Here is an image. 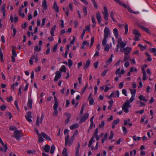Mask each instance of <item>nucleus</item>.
<instances>
[{"label": "nucleus", "mask_w": 156, "mask_h": 156, "mask_svg": "<svg viewBox=\"0 0 156 156\" xmlns=\"http://www.w3.org/2000/svg\"><path fill=\"white\" fill-rule=\"evenodd\" d=\"M6 106L5 105H3L0 106V109L2 111H5L6 108Z\"/></svg>", "instance_id": "nucleus-47"}, {"label": "nucleus", "mask_w": 156, "mask_h": 156, "mask_svg": "<svg viewBox=\"0 0 156 156\" xmlns=\"http://www.w3.org/2000/svg\"><path fill=\"white\" fill-rule=\"evenodd\" d=\"M109 45H106L105 47V50L106 51H109Z\"/></svg>", "instance_id": "nucleus-54"}, {"label": "nucleus", "mask_w": 156, "mask_h": 156, "mask_svg": "<svg viewBox=\"0 0 156 156\" xmlns=\"http://www.w3.org/2000/svg\"><path fill=\"white\" fill-rule=\"evenodd\" d=\"M3 54L2 52L1 53H0V59L1 61L2 62H3L4 61L3 59Z\"/></svg>", "instance_id": "nucleus-60"}, {"label": "nucleus", "mask_w": 156, "mask_h": 156, "mask_svg": "<svg viewBox=\"0 0 156 156\" xmlns=\"http://www.w3.org/2000/svg\"><path fill=\"white\" fill-rule=\"evenodd\" d=\"M110 34V31L109 28L105 27L104 30V38L107 39Z\"/></svg>", "instance_id": "nucleus-6"}, {"label": "nucleus", "mask_w": 156, "mask_h": 156, "mask_svg": "<svg viewBox=\"0 0 156 156\" xmlns=\"http://www.w3.org/2000/svg\"><path fill=\"white\" fill-rule=\"evenodd\" d=\"M16 129V127L14 126H10L9 127V130L12 131H14Z\"/></svg>", "instance_id": "nucleus-49"}, {"label": "nucleus", "mask_w": 156, "mask_h": 156, "mask_svg": "<svg viewBox=\"0 0 156 156\" xmlns=\"http://www.w3.org/2000/svg\"><path fill=\"white\" fill-rule=\"evenodd\" d=\"M55 149V147L54 145H52L51 146V150L50 151V153L52 154L54 153Z\"/></svg>", "instance_id": "nucleus-24"}, {"label": "nucleus", "mask_w": 156, "mask_h": 156, "mask_svg": "<svg viewBox=\"0 0 156 156\" xmlns=\"http://www.w3.org/2000/svg\"><path fill=\"white\" fill-rule=\"evenodd\" d=\"M41 134L42 136L45 139L48 140H51V139L45 133L42 132L41 133Z\"/></svg>", "instance_id": "nucleus-16"}, {"label": "nucleus", "mask_w": 156, "mask_h": 156, "mask_svg": "<svg viewBox=\"0 0 156 156\" xmlns=\"http://www.w3.org/2000/svg\"><path fill=\"white\" fill-rule=\"evenodd\" d=\"M140 101H147L148 100L146 99L145 96L143 95H140L138 97Z\"/></svg>", "instance_id": "nucleus-19"}, {"label": "nucleus", "mask_w": 156, "mask_h": 156, "mask_svg": "<svg viewBox=\"0 0 156 156\" xmlns=\"http://www.w3.org/2000/svg\"><path fill=\"white\" fill-rule=\"evenodd\" d=\"M58 46V44H56L54 46L53 48V50H52L53 52H55L56 51L57 48Z\"/></svg>", "instance_id": "nucleus-44"}, {"label": "nucleus", "mask_w": 156, "mask_h": 156, "mask_svg": "<svg viewBox=\"0 0 156 156\" xmlns=\"http://www.w3.org/2000/svg\"><path fill=\"white\" fill-rule=\"evenodd\" d=\"M39 117L37 116V119L36 125L37 126H39Z\"/></svg>", "instance_id": "nucleus-46"}, {"label": "nucleus", "mask_w": 156, "mask_h": 156, "mask_svg": "<svg viewBox=\"0 0 156 156\" xmlns=\"http://www.w3.org/2000/svg\"><path fill=\"white\" fill-rule=\"evenodd\" d=\"M0 143L3 146L4 148L1 147H0V151H1L3 152H6L8 148L6 144H4L3 142L2 141V140L0 137Z\"/></svg>", "instance_id": "nucleus-5"}, {"label": "nucleus", "mask_w": 156, "mask_h": 156, "mask_svg": "<svg viewBox=\"0 0 156 156\" xmlns=\"http://www.w3.org/2000/svg\"><path fill=\"white\" fill-rule=\"evenodd\" d=\"M96 18L98 23L100 24L101 23V16L99 12H97L96 13Z\"/></svg>", "instance_id": "nucleus-12"}, {"label": "nucleus", "mask_w": 156, "mask_h": 156, "mask_svg": "<svg viewBox=\"0 0 156 156\" xmlns=\"http://www.w3.org/2000/svg\"><path fill=\"white\" fill-rule=\"evenodd\" d=\"M130 58V55H129L125 54L124 57L123 61L125 62L128 60Z\"/></svg>", "instance_id": "nucleus-25"}, {"label": "nucleus", "mask_w": 156, "mask_h": 156, "mask_svg": "<svg viewBox=\"0 0 156 156\" xmlns=\"http://www.w3.org/2000/svg\"><path fill=\"white\" fill-rule=\"evenodd\" d=\"M79 124L78 123L74 124L72 126L70 127V129L71 130H73V129L77 128L78 127Z\"/></svg>", "instance_id": "nucleus-23"}, {"label": "nucleus", "mask_w": 156, "mask_h": 156, "mask_svg": "<svg viewBox=\"0 0 156 156\" xmlns=\"http://www.w3.org/2000/svg\"><path fill=\"white\" fill-rule=\"evenodd\" d=\"M22 10H19V15L20 16H21L22 17H23L25 16V15L23 13H22Z\"/></svg>", "instance_id": "nucleus-59"}, {"label": "nucleus", "mask_w": 156, "mask_h": 156, "mask_svg": "<svg viewBox=\"0 0 156 156\" xmlns=\"http://www.w3.org/2000/svg\"><path fill=\"white\" fill-rule=\"evenodd\" d=\"M58 105V102H55V104H54L53 106V109H57Z\"/></svg>", "instance_id": "nucleus-42"}, {"label": "nucleus", "mask_w": 156, "mask_h": 156, "mask_svg": "<svg viewBox=\"0 0 156 156\" xmlns=\"http://www.w3.org/2000/svg\"><path fill=\"white\" fill-rule=\"evenodd\" d=\"M133 40L135 41H140V38L138 36H134V39Z\"/></svg>", "instance_id": "nucleus-63"}, {"label": "nucleus", "mask_w": 156, "mask_h": 156, "mask_svg": "<svg viewBox=\"0 0 156 156\" xmlns=\"http://www.w3.org/2000/svg\"><path fill=\"white\" fill-rule=\"evenodd\" d=\"M127 42L125 41V42H122L120 44V46L121 48H124L126 45Z\"/></svg>", "instance_id": "nucleus-31"}, {"label": "nucleus", "mask_w": 156, "mask_h": 156, "mask_svg": "<svg viewBox=\"0 0 156 156\" xmlns=\"http://www.w3.org/2000/svg\"><path fill=\"white\" fill-rule=\"evenodd\" d=\"M125 28V34L126 35L128 33V26L127 23H126L124 26Z\"/></svg>", "instance_id": "nucleus-27"}, {"label": "nucleus", "mask_w": 156, "mask_h": 156, "mask_svg": "<svg viewBox=\"0 0 156 156\" xmlns=\"http://www.w3.org/2000/svg\"><path fill=\"white\" fill-rule=\"evenodd\" d=\"M107 43V39L104 38L102 42V44L103 46H105L106 45V44Z\"/></svg>", "instance_id": "nucleus-50"}, {"label": "nucleus", "mask_w": 156, "mask_h": 156, "mask_svg": "<svg viewBox=\"0 0 156 156\" xmlns=\"http://www.w3.org/2000/svg\"><path fill=\"white\" fill-rule=\"evenodd\" d=\"M112 61V58H109V59L106 62V64L107 65H109L110 62H111Z\"/></svg>", "instance_id": "nucleus-43"}, {"label": "nucleus", "mask_w": 156, "mask_h": 156, "mask_svg": "<svg viewBox=\"0 0 156 156\" xmlns=\"http://www.w3.org/2000/svg\"><path fill=\"white\" fill-rule=\"evenodd\" d=\"M113 33L114 35L116 38H117L119 36V32L117 28H115L113 30Z\"/></svg>", "instance_id": "nucleus-18"}, {"label": "nucleus", "mask_w": 156, "mask_h": 156, "mask_svg": "<svg viewBox=\"0 0 156 156\" xmlns=\"http://www.w3.org/2000/svg\"><path fill=\"white\" fill-rule=\"evenodd\" d=\"M38 139L39 141L40 142H42L44 140V139L41 136V134H39V135H38Z\"/></svg>", "instance_id": "nucleus-29"}, {"label": "nucleus", "mask_w": 156, "mask_h": 156, "mask_svg": "<svg viewBox=\"0 0 156 156\" xmlns=\"http://www.w3.org/2000/svg\"><path fill=\"white\" fill-rule=\"evenodd\" d=\"M54 111L52 113V115L53 116H56L58 114V111L57 109H54Z\"/></svg>", "instance_id": "nucleus-48"}, {"label": "nucleus", "mask_w": 156, "mask_h": 156, "mask_svg": "<svg viewBox=\"0 0 156 156\" xmlns=\"http://www.w3.org/2000/svg\"><path fill=\"white\" fill-rule=\"evenodd\" d=\"M99 65L98 61H97L94 64V66L95 69L98 68Z\"/></svg>", "instance_id": "nucleus-36"}, {"label": "nucleus", "mask_w": 156, "mask_h": 156, "mask_svg": "<svg viewBox=\"0 0 156 156\" xmlns=\"http://www.w3.org/2000/svg\"><path fill=\"white\" fill-rule=\"evenodd\" d=\"M55 76L54 79L55 81H57L59 79H60L62 73L59 71H57L55 73Z\"/></svg>", "instance_id": "nucleus-9"}, {"label": "nucleus", "mask_w": 156, "mask_h": 156, "mask_svg": "<svg viewBox=\"0 0 156 156\" xmlns=\"http://www.w3.org/2000/svg\"><path fill=\"white\" fill-rule=\"evenodd\" d=\"M114 0L118 4L122 6L124 8L127 9L129 12L133 13L136 14V12L133 10H132L130 8V7L128 5H127L124 3H123L121 2L119 0Z\"/></svg>", "instance_id": "nucleus-1"}, {"label": "nucleus", "mask_w": 156, "mask_h": 156, "mask_svg": "<svg viewBox=\"0 0 156 156\" xmlns=\"http://www.w3.org/2000/svg\"><path fill=\"white\" fill-rule=\"evenodd\" d=\"M25 117L27 120L29 122H32V120L31 118H32L31 113L30 112H27L26 115H25Z\"/></svg>", "instance_id": "nucleus-7"}, {"label": "nucleus", "mask_w": 156, "mask_h": 156, "mask_svg": "<svg viewBox=\"0 0 156 156\" xmlns=\"http://www.w3.org/2000/svg\"><path fill=\"white\" fill-rule=\"evenodd\" d=\"M108 137V134L107 133H106L104 136V138L102 140L101 142L102 143H103L104 141H106L107 138Z\"/></svg>", "instance_id": "nucleus-32"}, {"label": "nucleus", "mask_w": 156, "mask_h": 156, "mask_svg": "<svg viewBox=\"0 0 156 156\" xmlns=\"http://www.w3.org/2000/svg\"><path fill=\"white\" fill-rule=\"evenodd\" d=\"M63 156H68L67 149L66 148H64L62 153Z\"/></svg>", "instance_id": "nucleus-21"}, {"label": "nucleus", "mask_w": 156, "mask_h": 156, "mask_svg": "<svg viewBox=\"0 0 156 156\" xmlns=\"http://www.w3.org/2000/svg\"><path fill=\"white\" fill-rule=\"evenodd\" d=\"M44 151L46 152H48L50 150V146L47 144H46L44 148H43Z\"/></svg>", "instance_id": "nucleus-20"}, {"label": "nucleus", "mask_w": 156, "mask_h": 156, "mask_svg": "<svg viewBox=\"0 0 156 156\" xmlns=\"http://www.w3.org/2000/svg\"><path fill=\"white\" fill-rule=\"evenodd\" d=\"M104 16V18L106 21H107L108 20V13H103Z\"/></svg>", "instance_id": "nucleus-28"}, {"label": "nucleus", "mask_w": 156, "mask_h": 156, "mask_svg": "<svg viewBox=\"0 0 156 156\" xmlns=\"http://www.w3.org/2000/svg\"><path fill=\"white\" fill-rule=\"evenodd\" d=\"M130 121V119H128L126 120H125L124 121V125L126 126L127 125L128 123Z\"/></svg>", "instance_id": "nucleus-57"}, {"label": "nucleus", "mask_w": 156, "mask_h": 156, "mask_svg": "<svg viewBox=\"0 0 156 156\" xmlns=\"http://www.w3.org/2000/svg\"><path fill=\"white\" fill-rule=\"evenodd\" d=\"M21 130H16L13 133V137L16 139L17 140H20V138L23 136L22 135H21Z\"/></svg>", "instance_id": "nucleus-4"}, {"label": "nucleus", "mask_w": 156, "mask_h": 156, "mask_svg": "<svg viewBox=\"0 0 156 156\" xmlns=\"http://www.w3.org/2000/svg\"><path fill=\"white\" fill-rule=\"evenodd\" d=\"M122 93L123 94L125 95V96H127L126 90L125 89H122Z\"/></svg>", "instance_id": "nucleus-64"}, {"label": "nucleus", "mask_w": 156, "mask_h": 156, "mask_svg": "<svg viewBox=\"0 0 156 156\" xmlns=\"http://www.w3.org/2000/svg\"><path fill=\"white\" fill-rule=\"evenodd\" d=\"M108 71V69L105 70L101 73L102 76H105Z\"/></svg>", "instance_id": "nucleus-56"}, {"label": "nucleus", "mask_w": 156, "mask_h": 156, "mask_svg": "<svg viewBox=\"0 0 156 156\" xmlns=\"http://www.w3.org/2000/svg\"><path fill=\"white\" fill-rule=\"evenodd\" d=\"M90 64V61L89 59H88L86 61L85 64L83 66V69L86 70L88 68Z\"/></svg>", "instance_id": "nucleus-15"}, {"label": "nucleus", "mask_w": 156, "mask_h": 156, "mask_svg": "<svg viewBox=\"0 0 156 156\" xmlns=\"http://www.w3.org/2000/svg\"><path fill=\"white\" fill-rule=\"evenodd\" d=\"M131 107V105L130 104L129 101V100H126L122 106V110L126 113H128L129 112L128 108H130Z\"/></svg>", "instance_id": "nucleus-3"}, {"label": "nucleus", "mask_w": 156, "mask_h": 156, "mask_svg": "<svg viewBox=\"0 0 156 156\" xmlns=\"http://www.w3.org/2000/svg\"><path fill=\"white\" fill-rule=\"evenodd\" d=\"M89 104L90 105H93L94 104V99L93 98H91L89 100Z\"/></svg>", "instance_id": "nucleus-38"}, {"label": "nucleus", "mask_w": 156, "mask_h": 156, "mask_svg": "<svg viewBox=\"0 0 156 156\" xmlns=\"http://www.w3.org/2000/svg\"><path fill=\"white\" fill-rule=\"evenodd\" d=\"M141 137H137L136 136H133V139L134 141L137 140L139 141L140 140Z\"/></svg>", "instance_id": "nucleus-41"}, {"label": "nucleus", "mask_w": 156, "mask_h": 156, "mask_svg": "<svg viewBox=\"0 0 156 156\" xmlns=\"http://www.w3.org/2000/svg\"><path fill=\"white\" fill-rule=\"evenodd\" d=\"M114 136V133L112 131H110V136L109 137V140H111L113 137Z\"/></svg>", "instance_id": "nucleus-51"}, {"label": "nucleus", "mask_w": 156, "mask_h": 156, "mask_svg": "<svg viewBox=\"0 0 156 156\" xmlns=\"http://www.w3.org/2000/svg\"><path fill=\"white\" fill-rule=\"evenodd\" d=\"M92 2L93 3V4L94 5V8L97 9L98 8L97 5L95 2V1L94 0H92Z\"/></svg>", "instance_id": "nucleus-53"}, {"label": "nucleus", "mask_w": 156, "mask_h": 156, "mask_svg": "<svg viewBox=\"0 0 156 156\" xmlns=\"http://www.w3.org/2000/svg\"><path fill=\"white\" fill-rule=\"evenodd\" d=\"M132 49L130 47H127L124 48V53L125 54L129 55Z\"/></svg>", "instance_id": "nucleus-10"}, {"label": "nucleus", "mask_w": 156, "mask_h": 156, "mask_svg": "<svg viewBox=\"0 0 156 156\" xmlns=\"http://www.w3.org/2000/svg\"><path fill=\"white\" fill-rule=\"evenodd\" d=\"M130 91L132 96H135V94L136 93V90L134 89H131L130 90Z\"/></svg>", "instance_id": "nucleus-34"}, {"label": "nucleus", "mask_w": 156, "mask_h": 156, "mask_svg": "<svg viewBox=\"0 0 156 156\" xmlns=\"http://www.w3.org/2000/svg\"><path fill=\"white\" fill-rule=\"evenodd\" d=\"M137 104H138V103H140V105L139 106L140 107H141L145 105V104L144 103L142 102L141 101H137Z\"/></svg>", "instance_id": "nucleus-58"}, {"label": "nucleus", "mask_w": 156, "mask_h": 156, "mask_svg": "<svg viewBox=\"0 0 156 156\" xmlns=\"http://www.w3.org/2000/svg\"><path fill=\"white\" fill-rule=\"evenodd\" d=\"M88 86V83H86V86L84 87L82 89L81 91V93L82 94H83V93L85 92V91L86 88H87Z\"/></svg>", "instance_id": "nucleus-33"}, {"label": "nucleus", "mask_w": 156, "mask_h": 156, "mask_svg": "<svg viewBox=\"0 0 156 156\" xmlns=\"http://www.w3.org/2000/svg\"><path fill=\"white\" fill-rule=\"evenodd\" d=\"M132 33L133 34L135 35V36H138V37L141 36V35L139 33V31L137 29H133Z\"/></svg>", "instance_id": "nucleus-11"}, {"label": "nucleus", "mask_w": 156, "mask_h": 156, "mask_svg": "<svg viewBox=\"0 0 156 156\" xmlns=\"http://www.w3.org/2000/svg\"><path fill=\"white\" fill-rule=\"evenodd\" d=\"M89 114L88 113L84 114L83 117L82 118V119L79 122V123L80 124L82 123L83 122L85 121L88 118Z\"/></svg>", "instance_id": "nucleus-8"}, {"label": "nucleus", "mask_w": 156, "mask_h": 156, "mask_svg": "<svg viewBox=\"0 0 156 156\" xmlns=\"http://www.w3.org/2000/svg\"><path fill=\"white\" fill-rule=\"evenodd\" d=\"M59 70L61 72H64V73H66V69L65 66L64 65H62L59 69Z\"/></svg>", "instance_id": "nucleus-22"}, {"label": "nucleus", "mask_w": 156, "mask_h": 156, "mask_svg": "<svg viewBox=\"0 0 156 156\" xmlns=\"http://www.w3.org/2000/svg\"><path fill=\"white\" fill-rule=\"evenodd\" d=\"M53 8L55 10V12L58 13L59 11L58 7L57 6L56 2H55L53 6Z\"/></svg>", "instance_id": "nucleus-14"}, {"label": "nucleus", "mask_w": 156, "mask_h": 156, "mask_svg": "<svg viewBox=\"0 0 156 156\" xmlns=\"http://www.w3.org/2000/svg\"><path fill=\"white\" fill-rule=\"evenodd\" d=\"M32 100L29 99L27 102V105L30 108H32Z\"/></svg>", "instance_id": "nucleus-30"}, {"label": "nucleus", "mask_w": 156, "mask_h": 156, "mask_svg": "<svg viewBox=\"0 0 156 156\" xmlns=\"http://www.w3.org/2000/svg\"><path fill=\"white\" fill-rule=\"evenodd\" d=\"M6 100L7 101L9 102H10L13 100L12 97V96H10L9 97H7L6 98Z\"/></svg>", "instance_id": "nucleus-40"}, {"label": "nucleus", "mask_w": 156, "mask_h": 156, "mask_svg": "<svg viewBox=\"0 0 156 156\" xmlns=\"http://www.w3.org/2000/svg\"><path fill=\"white\" fill-rule=\"evenodd\" d=\"M79 148H80V145L79 144L78 146L76 147V153L75 156H79Z\"/></svg>", "instance_id": "nucleus-26"}, {"label": "nucleus", "mask_w": 156, "mask_h": 156, "mask_svg": "<svg viewBox=\"0 0 156 156\" xmlns=\"http://www.w3.org/2000/svg\"><path fill=\"white\" fill-rule=\"evenodd\" d=\"M120 68H119L118 69H116V70L115 73L116 75H117L118 74H120Z\"/></svg>", "instance_id": "nucleus-62"}, {"label": "nucleus", "mask_w": 156, "mask_h": 156, "mask_svg": "<svg viewBox=\"0 0 156 156\" xmlns=\"http://www.w3.org/2000/svg\"><path fill=\"white\" fill-rule=\"evenodd\" d=\"M12 56L16 57L17 55V54L16 52V51L14 49H12Z\"/></svg>", "instance_id": "nucleus-55"}, {"label": "nucleus", "mask_w": 156, "mask_h": 156, "mask_svg": "<svg viewBox=\"0 0 156 156\" xmlns=\"http://www.w3.org/2000/svg\"><path fill=\"white\" fill-rule=\"evenodd\" d=\"M27 153L29 154H34L35 152V151L34 150H28L27 151Z\"/></svg>", "instance_id": "nucleus-52"}, {"label": "nucleus", "mask_w": 156, "mask_h": 156, "mask_svg": "<svg viewBox=\"0 0 156 156\" xmlns=\"http://www.w3.org/2000/svg\"><path fill=\"white\" fill-rule=\"evenodd\" d=\"M42 6L43 8L45 10L47 8V1L46 0H43L42 1Z\"/></svg>", "instance_id": "nucleus-17"}, {"label": "nucleus", "mask_w": 156, "mask_h": 156, "mask_svg": "<svg viewBox=\"0 0 156 156\" xmlns=\"http://www.w3.org/2000/svg\"><path fill=\"white\" fill-rule=\"evenodd\" d=\"M120 122V120L119 119H118L116 120H114L113 122V124H114V125H117L118 123Z\"/></svg>", "instance_id": "nucleus-45"}, {"label": "nucleus", "mask_w": 156, "mask_h": 156, "mask_svg": "<svg viewBox=\"0 0 156 156\" xmlns=\"http://www.w3.org/2000/svg\"><path fill=\"white\" fill-rule=\"evenodd\" d=\"M68 65L70 68L73 65V61L71 59H69L68 61Z\"/></svg>", "instance_id": "nucleus-35"}, {"label": "nucleus", "mask_w": 156, "mask_h": 156, "mask_svg": "<svg viewBox=\"0 0 156 156\" xmlns=\"http://www.w3.org/2000/svg\"><path fill=\"white\" fill-rule=\"evenodd\" d=\"M71 115H69L67 118L66 119L65 121V124H68L70 121V119L71 118Z\"/></svg>", "instance_id": "nucleus-37"}, {"label": "nucleus", "mask_w": 156, "mask_h": 156, "mask_svg": "<svg viewBox=\"0 0 156 156\" xmlns=\"http://www.w3.org/2000/svg\"><path fill=\"white\" fill-rule=\"evenodd\" d=\"M6 116H8L9 119H11L12 117V115L11 113L9 112H7L6 113Z\"/></svg>", "instance_id": "nucleus-39"}, {"label": "nucleus", "mask_w": 156, "mask_h": 156, "mask_svg": "<svg viewBox=\"0 0 156 156\" xmlns=\"http://www.w3.org/2000/svg\"><path fill=\"white\" fill-rule=\"evenodd\" d=\"M83 11L85 13L84 16H85L87 14V10L86 7H84L83 8Z\"/></svg>", "instance_id": "nucleus-61"}, {"label": "nucleus", "mask_w": 156, "mask_h": 156, "mask_svg": "<svg viewBox=\"0 0 156 156\" xmlns=\"http://www.w3.org/2000/svg\"><path fill=\"white\" fill-rule=\"evenodd\" d=\"M74 136L73 135L72 136L69 140V136L67 135L65 138V145L66 146L67 145L69 146H70L73 144L74 138Z\"/></svg>", "instance_id": "nucleus-2"}, {"label": "nucleus", "mask_w": 156, "mask_h": 156, "mask_svg": "<svg viewBox=\"0 0 156 156\" xmlns=\"http://www.w3.org/2000/svg\"><path fill=\"white\" fill-rule=\"evenodd\" d=\"M139 27L141 28V29L145 31L148 34H151V32H150V30H149L147 28H146L145 27H144L143 26H142L140 25V26H139Z\"/></svg>", "instance_id": "nucleus-13"}]
</instances>
